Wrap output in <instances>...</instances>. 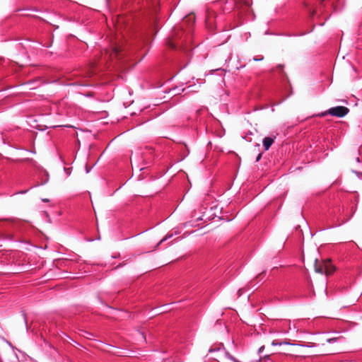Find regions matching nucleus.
<instances>
[{
  "label": "nucleus",
  "instance_id": "1",
  "mask_svg": "<svg viewBox=\"0 0 362 362\" xmlns=\"http://www.w3.org/2000/svg\"><path fill=\"white\" fill-rule=\"evenodd\" d=\"M314 267L315 272L322 274H325L326 275H329L334 270L329 260L319 262L317 259H315Z\"/></svg>",
  "mask_w": 362,
  "mask_h": 362
},
{
  "label": "nucleus",
  "instance_id": "2",
  "mask_svg": "<svg viewBox=\"0 0 362 362\" xmlns=\"http://www.w3.org/2000/svg\"><path fill=\"white\" fill-rule=\"evenodd\" d=\"M349 112V108L344 106H337L334 107H331L327 111L322 112L318 115L320 117H325L327 115H330L337 117H343L346 116Z\"/></svg>",
  "mask_w": 362,
  "mask_h": 362
},
{
  "label": "nucleus",
  "instance_id": "3",
  "mask_svg": "<svg viewBox=\"0 0 362 362\" xmlns=\"http://www.w3.org/2000/svg\"><path fill=\"white\" fill-rule=\"evenodd\" d=\"M274 143V139L271 137H265L263 139V145L265 150H268Z\"/></svg>",
  "mask_w": 362,
  "mask_h": 362
},
{
  "label": "nucleus",
  "instance_id": "4",
  "mask_svg": "<svg viewBox=\"0 0 362 362\" xmlns=\"http://www.w3.org/2000/svg\"><path fill=\"white\" fill-rule=\"evenodd\" d=\"M282 344H288V345H291V346H298V344H291V343H288V342H276L275 341H273L272 342V346H277V345H282Z\"/></svg>",
  "mask_w": 362,
  "mask_h": 362
},
{
  "label": "nucleus",
  "instance_id": "5",
  "mask_svg": "<svg viewBox=\"0 0 362 362\" xmlns=\"http://www.w3.org/2000/svg\"><path fill=\"white\" fill-rule=\"evenodd\" d=\"M119 52V47H116V46H115V47H114L112 49V52H111V53L110 54V57H112L113 54H114V55H115V56H116V55H117V54H118V52Z\"/></svg>",
  "mask_w": 362,
  "mask_h": 362
},
{
  "label": "nucleus",
  "instance_id": "6",
  "mask_svg": "<svg viewBox=\"0 0 362 362\" xmlns=\"http://www.w3.org/2000/svg\"><path fill=\"white\" fill-rule=\"evenodd\" d=\"M172 237H173V235H172V234H171V235H167L164 238H163V239L160 241V243H158V245H159V244H160L161 243H163V242L165 241L166 240H168V239H169V238H172Z\"/></svg>",
  "mask_w": 362,
  "mask_h": 362
},
{
  "label": "nucleus",
  "instance_id": "7",
  "mask_svg": "<svg viewBox=\"0 0 362 362\" xmlns=\"http://www.w3.org/2000/svg\"><path fill=\"white\" fill-rule=\"evenodd\" d=\"M298 346H306V347H314V346H315V344L314 343H309L308 345H300V344H298Z\"/></svg>",
  "mask_w": 362,
  "mask_h": 362
},
{
  "label": "nucleus",
  "instance_id": "8",
  "mask_svg": "<svg viewBox=\"0 0 362 362\" xmlns=\"http://www.w3.org/2000/svg\"><path fill=\"white\" fill-rule=\"evenodd\" d=\"M354 173L356 175V176L359 178L361 177V175H362V173L361 172H358V171H354Z\"/></svg>",
  "mask_w": 362,
  "mask_h": 362
},
{
  "label": "nucleus",
  "instance_id": "9",
  "mask_svg": "<svg viewBox=\"0 0 362 362\" xmlns=\"http://www.w3.org/2000/svg\"><path fill=\"white\" fill-rule=\"evenodd\" d=\"M138 334L141 337L143 340H145V337L143 333L139 332Z\"/></svg>",
  "mask_w": 362,
  "mask_h": 362
},
{
  "label": "nucleus",
  "instance_id": "10",
  "mask_svg": "<svg viewBox=\"0 0 362 362\" xmlns=\"http://www.w3.org/2000/svg\"><path fill=\"white\" fill-rule=\"evenodd\" d=\"M264 349V346H262L259 349V352L261 353L262 351H263V350Z\"/></svg>",
  "mask_w": 362,
  "mask_h": 362
},
{
  "label": "nucleus",
  "instance_id": "11",
  "mask_svg": "<svg viewBox=\"0 0 362 362\" xmlns=\"http://www.w3.org/2000/svg\"><path fill=\"white\" fill-rule=\"evenodd\" d=\"M261 157H262V155H261V154H259V155L257 156V157L256 160H257V161H259V160H260Z\"/></svg>",
  "mask_w": 362,
  "mask_h": 362
},
{
  "label": "nucleus",
  "instance_id": "12",
  "mask_svg": "<svg viewBox=\"0 0 362 362\" xmlns=\"http://www.w3.org/2000/svg\"><path fill=\"white\" fill-rule=\"evenodd\" d=\"M334 341V339H329L327 340V341H328L329 343H331V342H332V341Z\"/></svg>",
  "mask_w": 362,
  "mask_h": 362
},
{
  "label": "nucleus",
  "instance_id": "13",
  "mask_svg": "<svg viewBox=\"0 0 362 362\" xmlns=\"http://www.w3.org/2000/svg\"><path fill=\"white\" fill-rule=\"evenodd\" d=\"M27 191H21V192H19L18 193L20 194H23V193H25Z\"/></svg>",
  "mask_w": 362,
  "mask_h": 362
},
{
  "label": "nucleus",
  "instance_id": "14",
  "mask_svg": "<svg viewBox=\"0 0 362 362\" xmlns=\"http://www.w3.org/2000/svg\"><path fill=\"white\" fill-rule=\"evenodd\" d=\"M356 161H357V162H360L359 158H356Z\"/></svg>",
  "mask_w": 362,
  "mask_h": 362
},
{
  "label": "nucleus",
  "instance_id": "15",
  "mask_svg": "<svg viewBox=\"0 0 362 362\" xmlns=\"http://www.w3.org/2000/svg\"><path fill=\"white\" fill-rule=\"evenodd\" d=\"M43 202H48V199H42Z\"/></svg>",
  "mask_w": 362,
  "mask_h": 362
}]
</instances>
